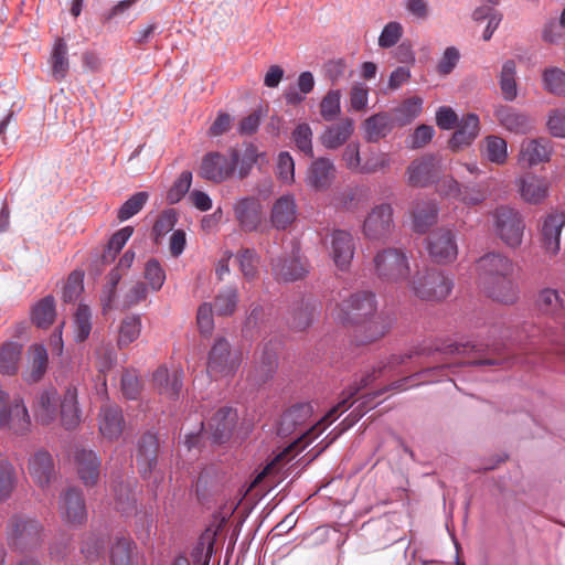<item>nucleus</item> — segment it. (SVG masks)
Returning a JSON list of instances; mask_svg holds the SVG:
<instances>
[{"instance_id": "nucleus-1", "label": "nucleus", "mask_w": 565, "mask_h": 565, "mask_svg": "<svg viewBox=\"0 0 565 565\" xmlns=\"http://www.w3.org/2000/svg\"><path fill=\"white\" fill-rule=\"evenodd\" d=\"M376 312V299L372 291H356L344 298L330 315L337 322L343 326H361L364 334H356L358 344H366L381 339L387 332V326L379 319L369 321Z\"/></svg>"}, {"instance_id": "nucleus-2", "label": "nucleus", "mask_w": 565, "mask_h": 565, "mask_svg": "<svg viewBox=\"0 0 565 565\" xmlns=\"http://www.w3.org/2000/svg\"><path fill=\"white\" fill-rule=\"evenodd\" d=\"M478 281L491 299L512 305L518 300V286L513 279V262L500 254L489 253L477 262Z\"/></svg>"}, {"instance_id": "nucleus-3", "label": "nucleus", "mask_w": 565, "mask_h": 565, "mask_svg": "<svg viewBox=\"0 0 565 565\" xmlns=\"http://www.w3.org/2000/svg\"><path fill=\"white\" fill-rule=\"evenodd\" d=\"M373 275L384 286L407 285L412 275L411 259L405 248L384 247L372 259Z\"/></svg>"}, {"instance_id": "nucleus-4", "label": "nucleus", "mask_w": 565, "mask_h": 565, "mask_svg": "<svg viewBox=\"0 0 565 565\" xmlns=\"http://www.w3.org/2000/svg\"><path fill=\"white\" fill-rule=\"evenodd\" d=\"M407 286L423 300L439 301L448 297L454 284L441 270L431 268L416 270L411 275Z\"/></svg>"}, {"instance_id": "nucleus-5", "label": "nucleus", "mask_w": 565, "mask_h": 565, "mask_svg": "<svg viewBox=\"0 0 565 565\" xmlns=\"http://www.w3.org/2000/svg\"><path fill=\"white\" fill-rule=\"evenodd\" d=\"M42 524L32 518L14 515L8 525V543L19 552L33 551L42 543Z\"/></svg>"}, {"instance_id": "nucleus-6", "label": "nucleus", "mask_w": 565, "mask_h": 565, "mask_svg": "<svg viewBox=\"0 0 565 565\" xmlns=\"http://www.w3.org/2000/svg\"><path fill=\"white\" fill-rule=\"evenodd\" d=\"M0 430L15 436H25L31 430V417L22 398L10 401L7 392L0 388Z\"/></svg>"}, {"instance_id": "nucleus-7", "label": "nucleus", "mask_w": 565, "mask_h": 565, "mask_svg": "<svg viewBox=\"0 0 565 565\" xmlns=\"http://www.w3.org/2000/svg\"><path fill=\"white\" fill-rule=\"evenodd\" d=\"M241 364L239 354L233 353L230 342L224 337L214 340L207 354L206 371L211 377L232 376Z\"/></svg>"}, {"instance_id": "nucleus-8", "label": "nucleus", "mask_w": 565, "mask_h": 565, "mask_svg": "<svg viewBox=\"0 0 565 565\" xmlns=\"http://www.w3.org/2000/svg\"><path fill=\"white\" fill-rule=\"evenodd\" d=\"M236 152L228 150L227 153L211 151L203 156L199 175L210 182L220 184L235 174Z\"/></svg>"}, {"instance_id": "nucleus-9", "label": "nucleus", "mask_w": 565, "mask_h": 565, "mask_svg": "<svg viewBox=\"0 0 565 565\" xmlns=\"http://www.w3.org/2000/svg\"><path fill=\"white\" fill-rule=\"evenodd\" d=\"M425 248L430 259L436 264L447 265L455 262L458 256L455 232L448 227L434 230L425 239Z\"/></svg>"}, {"instance_id": "nucleus-10", "label": "nucleus", "mask_w": 565, "mask_h": 565, "mask_svg": "<svg viewBox=\"0 0 565 565\" xmlns=\"http://www.w3.org/2000/svg\"><path fill=\"white\" fill-rule=\"evenodd\" d=\"M494 228L502 242L519 247L524 234V220L519 211L509 206H499L494 211Z\"/></svg>"}, {"instance_id": "nucleus-11", "label": "nucleus", "mask_w": 565, "mask_h": 565, "mask_svg": "<svg viewBox=\"0 0 565 565\" xmlns=\"http://www.w3.org/2000/svg\"><path fill=\"white\" fill-rule=\"evenodd\" d=\"M312 406L309 403H300L291 406L280 417L277 434L281 437H288L297 433V438H307L317 426L306 428L308 420L312 415Z\"/></svg>"}, {"instance_id": "nucleus-12", "label": "nucleus", "mask_w": 565, "mask_h": 565, "mask_svg": "<svg viewBox=\"0 0 565 565\" xmlns=\"http://www.w3.org/2000/svg\"><path fill=\"white\" fill-rule=\"evenodd\" d=\"M233 213L239 228L245 233L258 232L264 224V209L259 198L247 195L233 203Z\"/></svg>"}, {"instance_id": "nucleus-13", "label": "nucleus", "mask_w": 565, "mask_h": 565, "mask_svg": "<svg viewBox=\"0 0 565 565\" xmlns=\"http://www.w3.org/2000/svg\"><path fill=\"white\" fill-rule=\"evenodd\" d=\"M394 228L393 207L388 203L374 206L363 223V234L370 241L386 239Z\"/></svg>"}, {"instance_id": "nucleus-14", "label": "nucleus", "mask_w": 565, "mask_h": 565, "mask_svg": "<svg viewBox=\"0 0 565 565\" xmlns=\"http://www.w3.org/2000/svg\"><path fill=\"white\" fill-rule=\"evenodd\" d=\"M565 225V214L553 211L541 218L539 226L540 242L544 252L556 256L561 250V235Z\"/></svg>"}, {"instance_id": "nucleus-15", "label": "nucleus", "mask_w": 565, "mask_h": 565, "mask_svg": "<svg viewBox=\"0 0 565 565\" xmlns=\"http://www.w3.org/2000/svg\"><path fill=\"white\" fill-rule=\"evenodd\" d=\"M271 271L276 280L290 282L302 279L309 269L307 260L300 255V248L294 247L290 255L273 260Z\"/></svg>"}, {"instance_id": "nucleus-16", "label": "nucleus", "mask_w": 565, "mask_h": 565, "mask_svg": "<svg viewBox=\"0 0 565 565\" xmlns=\"http://www.w3.org/2000/svg\"><path fill=\"white\" fill-rule=\"evenodd\" d=\"M237 420L238 415L234 408L221 407L207 420L204 435L215 444H224L232 437Z\"/></svg>"}, {"instance_id": "nucleus-17", "label": "nucleus", "mask_w": 565, "mask_h": 565, "mask_svg": "<svg viewBox=\"0 0 565 565\" xmlns=\"http://www.w3.org/2000/svg\"><path fill=\"white\" fill-rule=\"evenodd\" d=\"M355 253V243L351 233L334 230L330 235L329 254L338 269L348 270Z\"/></svg>"}, {"instance_id": "nucleus-18", "label": "nucleus", "mask_w": 565, "mask_h": 565, "mask_svg": "<svg viewBox=\"0 0 565 565\" xmlns=\"http://www.w3.org/2000/svg\"><path fill=\"white\" fill-rule=\"evenodd\" d=\"M28 471L33 482L42 489L49 488L56 478L54 459L44 449L35 451L29 458Z\"/></svg>"}, {"instance_id": "nucleus-19", "label": "nucleus", "mask_w": 565, "mask_h": 565, "mask_svg": "<svg viewBox=\"0 0 565 565\" xmlns=\"http://www.w3.org/2000/svg\"><path fill=\"white\" fill-rule=\"evenodd\" d=\"M60 513L72 525H81L86 521L87 510L81 490L70 488L61 495Z\"/></svg>"}, {"instance_id": "nucleus-20", "label": "nucleus", "mask_w": 565, "mask_h": 565, "mask_svg": "<svg viewBox=\"0 0 565 565\" xmlns=\"http://www.w3.org/2000/svg\"><path fill=\"white\" fill-rule=\"evenodd\" d=\"M152 382L158 393L168 399H177L183 387V371L172 372L166 365H160L152 374Z\"/></svg>"}, {"instance_id": "nucleus-21", "label": "nucleus", "mask_w": 565, "mask_h": 565, "mask_svg": "<svg viewBox=\"0 0 565 565\" xmlns=\"http://www.w3.org/2000/svg\"><path fill=\"white\" fill-rule=\"evenodd\" d=\"M159 441L154 434L146 433L138 441L136 463L138 471L146 479L157 466Z\"/></svg>"}, {"instance_id": "nucleus-22", "label": "nucleus", "mask_w": 565, "mask_h": 565, "mask_svg": "<svg viewBox=\"0 0 565 565\" xmlns=\"http://www.w3.org/2000/svg\"><path fill=\"white\" fill-rule=\"evenodd\" d=\"M335 178V167L331 159L320 157L308 168L306 182L317 191L327 190Z\"/></svg>"}, {"instance_id": "nucleus-23", "label": "nucleus", "mask_w": 565, "mask_h": 565, "mask_svg": "<svg viewBox=\"0 0 565 565\" xmlns=\"http://www.w3.org/2000/svg\"><path fill=\"white\" fill-rule=\"evenodd\" d=\"M74 460L79 479L86 487L95 486L100 475V458L93 450L77 449Z\"/></svg>"}, {"instance_id": "nucleus-24", "label": "nucleus", "mask_w": 565, "mask_h": 565, "mask_svg": "<svg viewBox=\"0 0 565 565\" xmlns=\"http://www.w3.org/2000/svg\"><path fill=\"white\" fill-rule=\"evenodd\" d=\"M552 145L548 139L536 138L524 140L521 145L519 163L523 167H533L550 160Z\"/></svg>"}, {"instance_id": "nucleus-25", "label": "nucleus", "mask_w": 565, "mask_h": 565, "mask_svg": "<svg viewBox=\"0 0 565 565\" xmlns=\"http://www.w3.org/2000/svg\"><path fill=\"white\" fill-rule=\"evenodd\" d=\"M298 207L292 194L278 198L270 210V223L276 230L288 228L297 218Z\"/></svg>"}, {"instance_id": "nucleus-26", "label": "nucleus", "mask_w": 565, "mask_h": 565, "mask_svg": "<svg viewBox=\"0 0 565 565\" xmlns=\"http://www.w3.org/2000/svg\"><path fill=\"white\" fill-rule=\"evenodd\" d=\"M439 160L435 156H425L414 160L407 168L408 183L425 186L431 183L438 171Z\"/></svg>"}, {"instance_id": "nucleus-27", "label": "nucleus", "mask_w": 565, "mask_h": 565, "mask_svg": "<svg viewBox=\"0 0 565 565\" xmlns=\"http://www.w3.org/2000/svg\"><path fill=\"white\" fill-rule=\"evenodd\" d=\"M539 311L555 320L565 317V298L558 289L546 287L539 291L535 300Z\"/></svg>"}, {"instance_id": "nucleus-28", "label": "nucleus", "mask_w": 565, "mask_h": 565, "mask_svg": "<svg viewBox=\"0 0 565 565\" xmlns=\"http://www.w3.org/2000/svg\"><path fill=\"white\" fill-rule=\"evenodd\" d=\"M480 131V120L476 114H467L457 125V129L449 140V148L454 151L473 142Z\"/></svg>"}, {"instance_id": "nucleus-29", "label": "nucleus", "mask_w": 565, "mask_h": 565, "mask_svg": "<svg viewBox=\"0 0 565 565\" xmlns=\"http://www.w3.org/2000/svg\"><path fill=\"white\" fill-rule=\"evenodd\" d=\"M394 126V118L390 113H376L366 118L362 124L364 139L367 142H379L392 132Z\"/></svg>"}, {"instance_id": "nucleus-30", "label": "nucleus", "mask_w": 565, "mask_h": 565, "mask_svg": "<svg viewBox=\"0 0 565 565\" xmlns=\"http://www.w3.org/2000/svg\"><path fill=\"white\" fill-rule=\"evenodd\" d=\"M58 397L55 388L43 390L36 396L33 412L36 420L42 425H50L57 415Z\"/></svg>"}, {"instance_id": "nucleus-31", "label": "nucleus", "mask_w": 565, "mask_h": 565, "mask_svg": "<svg viewBox=\"0 0 565 565\" xmlns=\"http://www.w3.org/2000/svg\"><path fill=\"white\" fill-rule=\"evenodd\" d=\"M373 381V375L363 376L359 383H354L350 385L347 390L342 392L341 399L339 403L333 406L317 424L318 427L323 426L322 429H326L330 424H332L341 412L348 409L351 404L350 401L353 398L362 388L366 387Z\"/></svg>"}, {"instance_id": "nucleus-32", "label": "nucleus", "mask_w": 565, "mask_h": 565, "mask_svg": "<svg viewBox=\"0 0 565 565\" xmlns=\"http://www.w3.org/2000/svg\"><path fill=\"white\" fill-rule=\"evenodd\" d=\"M124 417L117 406H103L99 413V431L109 439H118L122 433Z\"/></svg>"}, {"instance_id": "nucleus-33", "label": "nucleus", "mask_w": 565, "mask_h": 565, "mask_svg": "<svg viewBox=\"0 0 565 565\" xmlns=\"http://www.w3.org/2000/svg\"><path fill=\"white\" fill-rule=\"evenodd\" d=\"M494 116L507 130L514 134H526L531 129L530 118L510 106H500Z\"/></svg>"}, {"instance_id": "nucleus-34", "label": "nucleus", "mask_w": 565, "mask_h": 565, "mask_svg": "<svg viewBox=\"0 0 565 565\" xmlns=\"http://www.w3.org/2000/svg\"><path fill=\"white\" fill-rule=\"evenodd\" d=\"M354 131V121L344 118L340 122L328 127L320 137L324 148L334 150L344 145Z\"/></svg>"}, {"instance_id": "nucleus-35", "label": "nucleus", "mask_w": 565, "mask_h": 565, "mask_svg": "<svg viewBox=\"0 0 565 565\" xmlns=\"http://www.w3.org/2000/svg\"><path fill=\"white\" fill-rule=\"evenodd\" d=\"M522 199L530 204H540L547 196L548 184L543 178L526 174L519 180Z\"/></svg>"}, {"instance_id": "nucleus-36", "label": "nucleus", "mask_w": 565, "mask_h": 565, "mask_svg": "<svg viewBox=\"0 0 565 565\" xmlns=\"http://www.w3.org/2000/svg\"><path fill=\"white\" fill-rule=\"evenodd\" d=\"M438 205L434 200H425L416 203L413 212V228L416 233L424 234L437 222Z\"/></svg>"}, {"instance_id": "nucleus-37", "label": "nucleus", "mask_w": 565, "mask_h": 565, "mask_svg": "<svg viewBox=\"0 0 565 565\" xmlns=\"http://www.w3.org/2000/svg\"><path fill=\"white\" fill-rule=\"evenodd\" d=\"M49 64L55 81L61 82L67 76L70 70L68 49L63 38H57L54 41Z\"/></svg>"}, {"instance_id": "nucleus-38", "label": "nucleus", "mask_w": 565, "mask_h": 565, "mask_svg": "<svg viewBox=\"0 0 565 565\" xmlns=\"http://www.w3.org/2000/svg\"><path fill=\"white\" fill-rule=\"evenodd\" d=\"M141 316L131 313L125 316L118 326L117 347L121 350L135 342L141 334Z\"/></svg>"}, {"instance_id": "nucleus-39", "label": "nucleus", "mask_w": 565, "mask_h": 565, "mask_svg": "<svg viewBox=\"0 0 565 565\" xmlns=\"http://www.w3.org/2000/svg\"><path fill=\"white\" fill-rule=\"evenodd\" d=\"M61 407V423L64 428L73 429L75 428L81 420L79 408L77 405V390L75 387L70 386L65 393L64 397L60 403Z\"/></svg>"}, {"instance_id": "nucleus-40", "label": "nucleus", "mask_w": 565, "mask_h": 565, "mask_svg": "<svg viewBox=\"0 0 565 565\" xmlns=\"http://www.w3.org/2000/svg\"><path fill=\"white\" fill-rule=\"evenodd\" d=\"M22 345L7 341L0 345V373L3 375H14L19 370Z\"/></svg>"}, {"instance_id": "nucleus-41", "label": "nucleus", "mask_w": 565, "mask_h": 565, "mask_svg": "<svg viewBox=\"0 0 565 565\" xmlns=\"http://www.w3.org/2000/svg\"><path fill=\"white\" fill-rule=\"evenodd\" d=\"M55 315V301L52 296L42 298L31 310L32 322L42 329H46L53 323Z\"/></svg>"}, {"instance_id": "nucleus-42", "label": "nucleus", "mask_w": 565, "mask_h": 565, "mask_svg": "<svg viewBox=\"0 0 565 565\" xmlns=\"http://www.w3.org/2000/svg\"><path fill=\"white\" fill-rule=\"evenodd\" d=\"M499 85L505 100L512 102L518 96L516 64L513 60H507L499 77Z\"/></svg>"}, {"instance_id": "nucleus-43", "label": "nucleus", "mask_w": 565, "mask_h": 565, "mask_svg": "<svg viewBox=\"0 0 565 565\" xmlns=\"http://www.w3.org/2000/svg\"><path fill=\"white\" fill-rule=\"evenodd\" d=\"M178 218L179 214L177 210L171 207L163 210L157 216L151 230V237L156 245L161 244L166 235L173 230Z\"/></svg>"}, {"instance_id": "nucleus-44", "label": "nucleus", "mask_w": 565, "mask_h": 565, "mask_svg": "<svg viewBox=\"0 0 565 565\" xmlns=\"http://www.w3.org/2000/svg\"><path fill=\"white\" fill-rule=\"evenodd\" d=\"M481 153L488 161L503 164L508 159L507 141L499 136H488L484 138Z\"/></svg>"}, {"instance_id": "nucleus-45", "label": "nucleus", "mask_w": 565, "mask_h": 565, "mask_svg": "<svg viewBox=\"0 0 565 565\" xmlns=\"http://www.w3.org/2000/svg\"><path fill=\"white\" fill-rule=\"evenodd\" d=\"M228 150L236 152L237 160L235 162V172H237L239 179H245L260 157L257 147L253 143H248L243 151L236 148H230Z\"/></svg>"}, {"instance_id": "nucleus-46", "label": "nucleus", "mask_w": 565, "mask_h": 565, "mask_svg": "<svg viewBox=\"0 0 565 565\" xmlns=\"http://www.w3.org/2000/svg\"><path fill=\"white\" fill-rule=\"evenodd\" d=\"M30 372L26 377V381L38 382L43 377L47 369V351L42 344H33L30 348Z\"/></svg>"}, {"instance_id": "nucleus-47", "label": "nucleus", "mask_w": 565, "mask_h": 565, "mask_svg": "<svg viewBox=\"0 0 565 565\" xmlns=\"http://www.w3.org/2000/svg\"><path fill=\"white\" fill-rule=\"evenodd\" d=\"M423 100L420 97H411L394 108V122L405 126L412 122L422 111Z\"/></svg>"}, {"instance_id": "nucleus-48", "label": "nucleus", "mask_w": 565, "mask_h": 565, "mask_svg": "<svg viewBox=\"0 0 565 565\" xmlns=\"http://www.w3.org/2000/svg\"><path fill=\"white\" fill-rule=\"evenodd\" d=\"M134 234L132 226H125L111 235L103 254V262L110 263L121 252L126 243Z\"/></svg>"}, {"instance_id": "nucleus-49", "label": "nucleus", "mask_w": 565, "mask_h": 565, "mask_svg": "<svg viewBox=\"0 0 565 565\" xmlns=\"http://www.w3.org/2000/svg\"><path fill=\"white\" fill-rule=\"evenodd\" d=\"M115 508L122 514H129L136 509V498L130 483L119 482L113 488Z\"/></svg>"}, {"instance_id": "nucleus-50", "label": "nucleus", "mask_w": 565, "mask_h": 565, "mask_svg": "<svg viewBox=\"0 0 565 565\" xmlns=\"http://www.w3.org/2000/svg\"><path fill=\"white\" fill-rule=\"evenodd\" d=\"M18 482L17 470L8 460H0V502L7 501Z\"/></svg>"}, {"instance_id": "nucleus-51", "label": "nucleus", "mask_w": 565, "mask_h": 565, "mask_svg": "<svg viewBox=\"0 0 565 565\" xmlns=\"http://www.w3.org/2000/svg\"><path fill=\"white\" fill-rule=\"evenodd\" d=\"M518 350L521 351L526 356L521 358L515 355L513 356L515 362L535 364L539 363V358H532L531 355H542L545 348L544 343L542 342V339L539 338L535 333H532L531 335L527 337L526 342H520L518 344Z\"/></svg>"}, {"instance_id": "nucleus-52", "label": "nucleus", "mask_w": 565, "mask_h": 565, "mask_svg": "<svg viewBox=\"0 0 565 565\" xmlns=\"http://www.w3.org/2000/svg\"><path fill=\"white\" fill-rule=\"evenodd\" d=\"M312 129L309 124L301 122L291 132V139L296 148L305 156L313 157Z\"/></svg>"}, {"instance_id": "nucleus-53", "label": "nucleus", "mask_w": 565, "mask_h": 565, "mask_svg": "<svg viewBox=\"0 0 565 565\" xmlns=\"http://www.w3.org/2000/svg\"><path fill=\"white\" fill-rule=\"evenodd\" d=\"M544 89L556 96H565V72L558 67H550L542 75Z\"/></svg>"}, {"instance_id": "nucleus-54", "label": "nucleus", "mask_w": 565, "mask_h": 565, "mask_svg": "<svg viewBox=\"0 0 565 565\" xmlns=\"http://www.w3.org/2000/svg\"><path fill=\"white\" fill-rule=\"evenodd\" d=\"M143 276L146 285L154 292L162 288L167 278L166 270L157 258H150L146 263Z\"/></svg>"}, {"instance_id": "nucleus-55", "label": "nucleus", "mask_w": 565, "mask_h": 565, "mask_svg": "<svg viewBox=\"0 0 565 565\" xmlns=\"http://www.w3.org/2000/svg\"><path fill=\"white\" fill-rule=\"evenodd\" d=\"M148 199L149 194L146 191L135 193L121 204L117 212V218L120 222L131 218L142 210Z\"/></svg>"}, {"instance_id": "nucleus-56", "label": "nucleus", "mask_w": 565, "mask_h": 565, "mask_svg": "<svg viewBox=\"0 0 565 565\" xmlns=\"http://www.w3.org/2000/svg\"><path fill=\"white\" fill-rule=\"evenodd\" d=\"M238 301L237 289L226 287L215 297L214 308L220 316H231L236 308Z\"/></svg>"}, {"instance_id": "nucleus-57", "label": "nucleus", "mask_w": 565, "mask_h": 565, "mask_svg": "<svg viewBox=\"0 0 565 565\" xmlns=\"http://www.w3.org/2000/svg\"><path fill=\"white\" fill-rule=\"evenodd\" d=\"M75 339L85 341L92 331V312L86 305H79L74 316Z\"/></svg>"}, {"instance_id": "nucleus-58", "label": "nucleus", "mask_w": 565, "mask_h": 565, "mask_svg": "<svg viewBox=\"0 0 565 565\" xmlns=\"http://www.w3.org/2000/svg\"><path fill=\"white\" fill-rule=\"evenodd\" d=\"M341 113V92L340 89H330L320 102V115L331 121Z\"/></svg>"}, {"instance_id": "nucleus-59", "label": "nucleus", "mask_w": 565, "mask_h": 565, "mask_svg": "<svg viewBox=\"0 0 565 565\" xmlns=\"http://www.w3.org/2000/svg\"><path fill=\"white\" fill-rule=\"evenodd\" d=\"M134 542L130 539L121 537L116 541L110 550V562L113 565L132 564Z\"/></svg>"}, {"instance_id": "nucleus-60", "label": "nucleus", "mask_w": 565, "mask_h": 565, "mask_svg": "<svg viewBox=\"0 0 565 565\" xmlns=\"http://www.w3.org/2000/svg\"><path fill=\"white\" fill-rule=\"evenodd\" d=\"M192 184V172L183 171L173 182L171 188L167 192V201L169 204L179 203L184 195L189 192Z\"/></svg>"}, {"instance_id": "nucleus-61", "label": "nucleus", "mask_w": 565, "mask_h": 565, "mask_svg": "<svg viewBox=\"0 0 565 565\" xmlns=\"http://www.w3.org/2000/svg\"><path fill=\"white\" fill-rule=\"evenodd\" d=\"M488 198V189L482 183L462 185L459 202L467 206H477Z\"/></svg>"}, {"instance_id": "nucleus-62", "label": "nucleus", "mask_w": 565, "mask_h": 565, "mask_svg": "<svg viewBox=\"0 0 565 565\" xmlns=\"http://www.w3.org/2000/svg\"><path fill=\"white\" fill-rule=\"evenodd\" d=\"M316 311V306L309 302H301L299 306L292 309V319L290 326L297 331L305 330L312 322V318Z\"/></svg>"}, {"instance_id": "nucleus-63", "label": "nucleus", "mask_w": 565, "mask_h": 565, "mask_svg": "<svg viewBox=\"0 0 565 565\" xmlns=\"http://www.w3.org/2000/svg\"><path fill=\"white\" fill-rule=\"evenodd\" d=\"M237 259L239 263V268L243 274V276L247 280H252L257 275V267L259 264V256L254 249H242L237 254Z\"/></svg>"}, {"instance_id": "nucleus-64", "label": "nucleus", "mask_w": 565, "mask_h": 565, "mask_svg": "<svg viewBox=\"0 0 565 565\" xmlns=\"http://www.w3.org/2000/svg\"><path fill=\"white\" fill-rule=\"evenodd\" d=\"M403 35V26L399 22H388L379 36V46L388 49L394 46Z\"/></svg>"}]
</instances>
